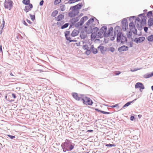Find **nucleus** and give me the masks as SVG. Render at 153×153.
Returning a JSON list of instances; mask_svg holds the SVG:
<instances>
[{"mask_svg":"<svg viewBox=\"0 0 153 153\" xmlns=\"http://www.w3.org/2000/svg\"><path fill=\"white\" fill-rule=\"evenodd\" d=\"M137 99H135L132 101H130V102H127L123 106L122 108H124L125 107L128 106L129 105H130L131 104V103L133 102L134 101L136 100H137Z\"/></svg>","mask_w":153,"mask_h":153,"instance_id":"25","label":"nucleus"},{"mask_svg":"<svg viewBox=\"0 0 153 153\" xmlns=\"http://www.w3.org/2000/svg\"><path fill=\"white\" fill-rule=\"evenodd\" d=\"M81 19H80V21L79 22H78L75 25V27H78L79 26L82 25L84 23H82V21H81Z\"/></svg>","mask_w":153,"mask_h":153,"instance_id":"29","label":"nucleus"},{"mask_svg":"<svg viewBox=\"0 0 153 153\" xmlns=\"http://www.w3.org/2000/svg\"><path fill=\"white\" fill-rule=\"evenodd\" d=\"M107 30V27L105 26L102 27L100 29L99 31L97 33L98 36L100 37L103 34V36L104 37H108L111 33V32H112L113 28L112 27H110L109 29L108 33H106Z\"/></svg>","mask_w":153,"mask_h":153,"instance_id":"2","label":"nucleus"},{"mask_svg":"<svg viewBox=\"0 0 153 153\" xmlns=\"http://www.w3.org/2000/svg\"><path fill=\"white\" fill-rule=\"evenodd\" d=\"M79 16L77 17L76 18H73L70 19V21L72 22L73 23H75L77 22L79 19Z\"/></svg>","mask_w":153,"mask_h":153,"instance_id":"24","label":"nucleus"},{"mask_svg":"<svg viewBox=\"0 0 153 153\" xmlns=\"http://www.w3.org/2000/svg\"><path fill=\"white\" fill-rule=\"evenodd\" d=\"M73 80H75L77 82H78V83H80V84H83V85H85V84H83L82 83V82H79V81H77V80L76 79H75V78H73Z\"/></svg>","mask_w":153,"mask_h":153,"instance_id":"62","label":"nucleus"},{"mask_svg":"<svg viewBox=\"0 0 153 153\" xmlns=\"http://www.w3.org/2000/svg\"><path fill=\"white\" fill-rule=\"evenodd\" d=\"M121 73V72L120 71H116L115 74L116 75H118Z\"/></svg>","mask_w":153,"mask_h":153,"instance_id":"55","label":"nucleus"},{"mask_svg":"<svg viewBox=\"0 0 153 153\" xmlns=\"http://www.w3.org/2000/svg\"><path fill=\"white\" fill-rule=\"evenodd\" d=\"M44 2L43 0H41L39 3V5L41 6H42Z\"/></svg>","mask_w":153,"mask_h":153,"instance_id":"53","label":"nucleus"},{"mask_svg":"<svg viewBox=\"0 0 153 153\" xmlns=\"http://www.w3.org/2000/svg\"><path fill=\"white\" fill-rule=\"evenodd\" d=\"M60 8L61 10L62 11H64L65 9V6L64 4H61Z\"/></svg>","mask_w":153,"mask_h":153,"instance_id":"32","label":"nucleus"},{"mask_svg":"<svg viewBox=\"0 0 153 153\" xmlns=\"http://www.w3.org/2000/svg\"><path fill=\"white\" fill-rule=\"evenodd\" d=\"M153 76V71L150 73H147L143 75V77L147 79Z\"/></svg>","mask_w":153,"mask_h":153,"instance_id":"18","label":"nucleus"},{"mask_svg":"<svg viewBox=\"0 0 153 153\" xmlns=\"http://www.w3.org/2000/svg\"><path fill=\"white\" fill-rule=\"evenodd\" d=\"M130 29L132 31V33L135 35L137 34V30L133 22H131L129 25Z\"/></svg>","mask_w":153,"mask_h":153,"instance_id":"7","label":"nucleus"},{"mask_svg":"<svg viewBox=\"0 0 153 153\" xmlns=\"http://www.w3.org/2000/svg\"><path fill=\"white\" fill-rule=\"evenodd\" d=\"M105 146L107 147H112L113 146H115V144H105Z\"/></svg>","mask_w":153,"mask_h":153,"instance_id":"40","label":"nucleus"},{"mask_svg":"<svg viewBox=\"0 0 153 153\" xmlns=\"http://www.w3.org/2000/svg\"><path fill=\"white\" fill-rule=\"evenodd\" d=\"M147 40L149 42H153V35H151L147 37Z\"/></svg>","mask_w":153,"mask_h":153,"instance_id":"30","label":"nucleus"},{"mask_svg":"<svg viewBox=\"0 0 153 153\" xmlns=\"http://www.w3.org/2000/svg\"><path fill=\"white\" fill-rule=\"evenodd\" d=\"M70 32L69 31H66L65 33V37L68 36Z\"/></svg>","mask_w":153,"mask_h":153,"instance_id":"45","label":"nucleus"},{"mask_svg":"<svg viewBox=\"0 0 153 153\" xmlns=\"http://www.w3.org/2000/svg\"><path fill=\"white\" fill-rule=\"evenodd\" d=\"M132 31L130 30V31H128L127 33V36L128 38H129L130 37L132 36Z\"/></svg>","mask_w":153,"mask_h":153,"instance_id":"33","label":"nucleus"},{"mask_svg":"<svg viewBox=\"0 0 153 153\" xmlns=\"http://www.w3.org/2000/svg\"><path fill=\"white\" fill-rule=\"evenodd\" d=\"M145 39V37L143 36L140 37L138 38L134 39V41L137 43H140L143 42Z\"/></svg>","mask_w":153,"mask_h":153,"instance_id":"12","label":"nucleus"},{"mask_svg":"<svg viewBox=\"0 0 153 153\" xmlns=\"http://www.w3.org/2000/svg\"><path fill=\"white\" fill-rule=\"evenodd\" d=\"M146 16H143L141 18V20L140 22V25L137 23L136 24V25L139 30L141 31L142 29V26L145 25L146 24Z\"/></svg>","mask_w":153,"mask_h":153,"instance_id":"4","label":"nucleus"},{"mask_svg":"<svg viewBox=\"0 0 153 153\" xmlns=\"http://www.w3.org/2000/svg\"><path fill=\"white\" fill-rule=\"evenodd\" d=\"M61 0H55L54 1V3L56 4H58L59 3Z\"/></svg>","mask_w":153,"mask_h":153,"instance_id":"51","label":"nucleus"},{"mask_svg":"<svg viewBox=\"0 0 153 153\" xmlns=\"http://www.w3.org/2000/svg\"><path fill=\"white\" fill-rule=\"evenodd\" d=\"M22 3L25 5H29L30 4V0H23L22 1Z\"/></svg>","mask_w":153,"mask_h":153,"instance_id":"28","label":"nucleus"},{"mask_svg":"<svg viewBox=\"0 0 153 153\" xmlns=\"http://www.w3.org/2000/svg\"><path fill=\"white\" fill-rule=\"evenodd\" d=\"M58 12L57 10H54L51 13V16L54 17L58 14Z\"/></svg>","mask_w":153,"mask_h":153,"instance_id":"31","label":"nucleus"},{"mask_svg":"<svg viewBox=\"0 0 153 153\" xmlns=\"http://www.w3.org/2000/svg\"><path fill=\"white\" fill-rule=\"evenodd\" d=\"M7 136L9 137L11 139H13L15 138V137L14 136L11 135L10 134H7Z\"/></svg>","mask_w":153,"mask_h":153,"instance_id":"46","label":"nucleus"},{"mask_svg":"<svg viewBox=\"0 0 153 153\" xmlns=\"http://www.w3.org/2000/svg\"><path fill=\"white\" fill-rule=\"evenodd\" d=\"M23 23L24 25L26 26H28V24L27 23L25 22L24 20L23 19L22 20Z\"/></svg>","mask_w":153,"mask_h":153,"instance_id":"54","label":"nucleus"},{"mask_svg":"<svg viewBox=\"0 0 153 153\" xmlns=\"http://www.w3.org/2000/svg\"><path fill=\"white\" fill-rule=\"evenodd\" d=\"M109 51L111 52H114L115 51V49L113 47H111L109 48Z\"/></svg>","mask_w":153,"mask_h":153,"instance_id":"47","label":"nucleus"},{"mask_svg":"<svg viewBox=\"0 0 153 153\" xmlns=\"http://www.w3.org/2000/svg\"><path fill=\"white\" fill-rule=\"evenodd\" d=\"M71 22V24L70 25V27H69V28H71L72 27V26L74 25V23H73L72 22Z\"/></svg>","mask_w":153,"mask_h":153,"instance_id":"59","label":"nucleus"},{"mask_svg":"<svg viewBox=\"0 0 153 153\" xmlns=\"http://www.w3.org/2000/svg\"><path fill=\"white\" fill-rule=\"evenodd\" d=\"M127 41V38L126 36H124L122 32H119L117 33V41L118 43L120 42L122 44H124V42H126Z\"/></svg>","mask_w":153,"mask_h":153,"instance_id":"3","label":"nucleus"},{"mask_svg":"<svg viewBox=\"0 0 153 153\" xmlns=\"http://www.w3.org/2000/svg\"><path fill=\"white\" fill-rule=\"evenodd\" d=\"M143 28H144V31L146 33H147L148 30V27H145Z\"/></svg>","mask_w":153,"mask_h":153,"instance_id":"52","label":"nucleus"},{"mask_svg":"<svg viewBox=\"0 0 153 153\" xmlns=\"http://www.w3.org/2000/svg\"><path fill=\"white\" fill-rule=\"evenodd\" d=\"M148 24L149 27L152 26L153 25V19L152 18H150L148 22Z\"/></svg>","mask_w":153,"mask_h":153,"instance_id":"23","label":"nucleus"},{"mask_svg":"<svg viewBox=\"0 0 153 153\" xmlns=\"http://www.w3.org/2000/svg\"><path fill=\"white\" fill-rule=\"evenodd\" d=\"M91 53V49L86 50L85 52V53L87 55H89Z\"/></svg>","mask_w":153,"mask_h":153,"instance_id":"44","label":"nucleus"},{"mask_svg":"<svg viewBox=\"0 0 153 153\" xmlns=\"http://www.w3.org/2000/svg\"><path fill=\"white\" fill-rule=\"evenodd\" d=\"M91 33V39L94 40V39L97 36V33H93V32Z\"/></svg>","mask_w":153,"mask_h":153,"instance_id":"27","label":"nucleus"},{"mask_svg":"<svg viewBox=\"0 0 153 153\" xmlns=\"http://www.w3.org/2000/svg\"><path fill=\"white\" fill-rule=\"evenodd\" d=\"M135 88H140V91H142L141 89H144V86L142 83L141 82H137V83L135 85Z\"/></svg>","mask_w":153,"mask_h":153,"instance_id":"13","label":"nucleus"},{"mask_svg":"<svg viewBox=\"0 0 153 153\" xmlns=\"http://www.w3.org/2000/svg\"><path fill=\"white\" fill-rule=\"evenodd\" d=\"M128 49V47L125 45H123L120 47L118 48V51L120 52L123 51H126Z\"/></svg>","mask_w":153,"mask_h":153,"instance_id":"16","label":"nucleus"},{"mask_svg":"<svg viewBox=\"0 0 153 153\" xmlns=\"http://www.w3.org/2000/svg\"><path fill=\"white\" fill-rule=\"evenodd\" d=\"M79 13V11H71L69 13L68 16L71 18H73L77 15Z\"/></svg>","mask_w":153,"mask_h":153,"instance_id":"11","label":"nucleus"},{"mask_svg":"<svg viewBox=\"0 0 153 153\" xmlns=\"http://www.w3.org/2000/svg\"><path fill=\"white\" fill-rule=\"evenodd\" d=\"M101 113L103 114H111V113L110 112H106V111H102Z\"/></svg>","mask_w":153,"mask_h":153,"instance_id":"50","label":"nucleus"},{"mask_svg":"<svg viewBox=\"0 0 153 153\" xmlns=\"http://www.w3.org/2000/svg\"><path fill=\"white\" fill-rule=\"evenodd\" d=\"M87 33L83 30H82L80 33V37L82 39H84L87 37Z\"/></svg>","mask_w":153,"mask_h":153,"instance_id":"17","label":"nucleus"},{"mask_svg":"<svg viewBox=\"0 0 153 153\" xmlns=\"http://www.w3.org/2000/svg\"><path fill=\"white\" fill-rule=\"evenodd\" d=\"M135 17V16H133L131 17H130L129 18V20L130 21H133V20L134 19V18Z\"/></svg>","mask_w":153,"mask_h":153,"instance_id":"48","label":"nucleus"},{"mask_svg":"<svg viewBox=\"0 0 153 153\" xmlns=\"http://www.w3.org/2000/svg\"><path fill=\"white\" fill-rule=\"evenodd\" d=\"M122 29L123 31H125L128 28V23L126 18H124L122 21Z\"/></svg>","mask_w":153,"mask_h":153,"instance_id":"8","label":"nucleus"},{"mask_svg":"<svg viewBox=\"0 0 153 153\" xmlns=\"http://www.w3.org/2000/svg\"><path fill=\"white\" fill-rule=\"evenodd\" d=\"M136 21H137L138 22H140V20L139 17H137L136 18V19L135 20V23H136Z\"/></svg>","mask_w":153,"mask_h":153,"instance_id":"56","label":"nucleus"},{"mask_svg":"<svg viewBox=\"0 0 153 153\" xmlns=\"http://www.w3.org/2000/svg\"><path fill=\"white\" fill-rule=\"evenodd\" d=\"M72 95L74 98L76 100L79 101L80 100V99L81 100V98H82L81 97L82 95H80L81 96V97H80L79 96L78 94L76 93H73L72 94Z\"/></svg>","mask_w":153,"mask_h":153,"instance_id":"14","label":"nucleus"},{"mask_svg":"<svg viewBox=\"0 0 153 153\" xmlns=\"http://www.w3.org/2000/svg\"><path fill=\"white\" fill-rule=\"evenodd\" d=\"M64 23V21H62L60 22H58L57 23V25H61Z\"/></svg>","mask_w":153,"mask_h":153,"instance_id":"43","label":"nucleus"},{"mask_svg":"<svg viewBox=\"0 0 153 153\" xmlns=\"http://www.w3.org/2000/svg\"><path fill=\"white\" fill-rule=\"evenodd\" d=\"M12 97L14 98V99H15L16 98V95H15V94H14V93H13L12 94Z\"/></svg>","mask_w":153,"mask_h":153,"instance_id":"60","label":"nucleus"},{"mask_svg":"<svg viewBox=\"0 0 153 153\" xmlns=\"http://www.w3.org/2000/svg\"><path fill=\"white\" fill-rule=\"evenodd\" d=\"M99 28L97 27H94L93 28L92 30L93 31V33H97V32L98 31Z\"/></svg>","mask_w":153,"mask_h":153,"instance_id":"37","label":"nucleus"},{"mask_svg":"<svg viewBox=\"0 0 153 153\" xmlns=\"http://www.w3.org/2000/svg\"><path fill=\"white\" fill-rule=\"evenodd\" d=\"M135 119L134 116H131L130 117V120L131 121H133Z\"/></svg>","mask_w":153,"mask_h":153,"instance_id":"57","label":"nucleus"},{"mask_svg":"<svg viewBox=\"0 0 153 153\" xmlns=\"http://www.w3.org/2000/svg\"><path fill=\"white\" fill-rule=\"evenodd\" d=\"M118 105V104H116L115 105H111L110 106V107L111 108H115Z\"/></svg>","mask_w":153,"mask_h":153,"instance_id":"58","label":"nucleus"},{"mask_svg":"<svg viewBox=\"0 0 153 153\" xmlns=\"http://www.w3.org/2000/svg\"><path fill=\"white\" fill-rule=\"evenodd\" d=\"M116 36V35H115L114 34V36H113V35H111L110 37V39L112 41H113V40H114V39H115Z\"/></svg>","mask_w":153,"mask_h":153,"instance_id":"42","label":"nucleus"},{"mask_svg":"<svg viewBox=\"0 0 153 153\" xmlns=\"http://www.w3.org/2000/svg\"><path fill=\"white\" fill-rule=\"evenodd\" d=\"M95 110L101 113L102 111L99 110L98 108H95Z\"/></svg>","mask_w":153,"mask_h":153,"instance_id":"61","label":"nucleus"},{"mask_svg":"<svg viewBox=\"0 0 153 153\" xmlns=\"http://www.w3.org/2000/svg\"><path fill=\"white\" fill-rule=\"evenodd\" d=\"M81 100L82 101L83 103L86 105H91L93 103L92 100L89 97H87L86 96L81 98Z\"/></svg>","mask_w":153,"mask_h":153,"instance_id":"5","label":"nucleus"},{"mask_svg":"<svg viewBox=\"0 0 153 153\" xmlns=\"http://www.w3.org/2000/svg\"><path fill=\"white\" fill-rule=\"evenodd\" d=\"M64 18V16L62 14L59 15L56 18V20L58 21H60L62 19H63Z\"/></svg>","mask_w":153,"mask_h":153,"instance_id":"21","label":"nucleus"},{"mask_svg":"<svg viewBox=\"0 0 153 153\" xmlns=\"http://www.w3.org/2000/svg\"><path fill=\"white\" fill-rule=\"evenodd\" d=\"M13 1L11 0H5L4 6L5 8L10 10L13 7Z\"/></svg>","mask_w":153,"mask_h":153,"instance_id":"6","label":"nucleus"},{"mask_svg":"<svg viewBox=\"0 0 153 153\" xmlns=\"http://www.w3.org/2000/svg\"><path fill=\"white\" fill-rule=\"evenodd\" d=\"M94 20V18H91L85 24L87 25H89L91 23L93 22Z\"/></svg>","mask_w":153,"mask_h":153,"instance_id":"26","label":"nucleus"},{"mask_svg":"<svg viewBox=\"0 0 153 153\" xmlns=\"http://www.w3.org/2000/svg\"><path fill=\"white\" fill-rule=\"evenodd\" d=\"M33 7V5L32 4H29V5L25 6V8L24 9V10L25 11L26 13H27L29 11L31 10Z\"/></svg>","mask_w":153,"mask_h":153,"instance_id":"15","label":"nucleus"},{"mask_svg":"<svg viewBox=\"0 0 153 153\" xmlns=\"http://www.w3.org/2000/svg\"><path fill=\"white\" fill-rule=\"evenodd\" d=\"M65 38L67 40L69 41V43L71 42L70 41V40H72L71 39V38L70 37L68 36L65 37Z\"/></svg>","mask_w":153,"mask_h":153,"instance_id":"49","label":"nucleus"},{"mask_svg":"<svg viewBox=\"0 0 153 153\" xmlns=\"http://www.w3.org/2000/svg\"><path fill=\"white\" fill-rule=\"evenodd\" d=\"M69 24L68 23H66L64 25H62L61 27V29H64L67 27L69 26Z\"/></svg>","mask_w":153,"mask_h":153,"instance_id":"35","label":"nucleus"},{"mask_svg":"<svg viewBox=\"0 0 153 153\" xmlns=\"http://www.w3.org/2000/svg\"><path fill=\"white\" fill-rule=\"evenodd\" d=\"M95 24H92L90 27H87L85 26L84 28L85 29V32L87 33L88 34L92 33L93 32V31L92 30L93 28L95 26Z\"/></svg>","mask_w":153,"mask_h":153,"instance_id":"9","label":"nucleus"},{"mask_svg":"<svg viewBox=\"0 0 153 153\" xmlns=\"http://www.w3.org/2000/svg\"><path fill=\"white\" fill-rule=\"evenodd\" d=\"M120 27L119 26H117L115 27L114 28V34H115V35H116L117 34V33H118L119 32H120Z\"/></svg>","mask_w":153,"mask_h":153,"instance_id":"20","label":"nucleus"},{"mask_svg":"<svg viewBox=\"0 0 153 153\" xmlns=\"http://www.w3.org/2000/svg\"><path fill=\"white\" fill-rule=\"evenodd\" d=\"M26 21L28 23L30 24H31V23H32V22L30 20H28V19H27Z\"/></svg>","mask_w":153,"mask_h":153,"instance_id":"63","label":"nucleus"},{"mask_svg":"<svg viewBox=\"0 0 153 153\" xmlns=\"http://www.w3.org/2000/svg\"><path fill=\"white\" fill-rule=\"evenodd\" d=\"M98 48L100 50L102 54H104L105 53L106 50H104V47L103 46H101L100 45L98 47Z\"/></svg>","mask_w":153,"mask_h":153,"instance_id":"22","label":"nucleus"},{"mask_svg":"<svg viewBox=\"0 0 153 153\" xmlns=\"http://www.w3.org/2000/svg\"><path fill=\"white\" fill-rule=\"evenodd\" d=\"M79 33V32L78 30L74 29L72 31L71 34V35L72 36L74 37L77 36Z\"/></svg>","mask_w":153,"mask_h":153,"instance_id":"19","label":"nucleus"},{"mask_svg":"<svg viewBox=\"0 0 153 153\" xmlns=\"http://www.w3.org/2000/svg\"><path fill=\"white\" fill-rule=\"evenodd\" d=\"M152 15V11H149L148 12L146 16L148 18H149Z\"/></svg>","mask_w":153,"mask_h":153,"instance_id":"38","label":"nucleus"},{"mask_svg":"<svg viewBox=\"0 0 153 153\" xmlns=\"http://www.w3.org/2000/svg\"><path fill=\"white\" fill-rule=\"evenodd\" d=\"M93 53L94 54H96L97 53L98 51L97 49L94 48L92 50Z\"/></svg>","mask_w":153,"mask_h":153,"instance_id":"41","label":"nucleus"},{"mask_svg":"<svg viewBox=\"0 0 153 153\" xmlns=\"http://www.w3.org/2000/svg\"><path fill=\"white\" fill-rule=\"evenodd\" d=\"M82 6L83 4L82 3H79L75 6L71 7V8H72L73 10L78 11V10L80 9Z\"/></svg>","mask_w":153,"mask_h":153,"instance_id":"10","label":"nucleus"},{"mask_svg":"<svg viewBox=\"0 0 153 153\" xmlns=\"http://www.w3.org/2000/svg\"><path fill=\"white\" fill-rule=\"evenodd\" d=\"M83 49L85 50H89V48L87 45H85L82 46Z\"/></svg>","mask_w":153,"mask_h":153,"instance_id":"34","label":"nucleus"},{"mask_svg":"<svg viewBox=\"0 0 153 153\" xmlns=\"http://www.w3.org/2000/svg\"><path fill=\"white\" fill-rule=\"evenodd\" d=\"M74 143H73L71 140L66 139L65 142L62 143L61 146L64 152L67 151H70L74 148L75 146Z\"/></svg>","mask_w":153,"mask_h":153,"instance_id":"1","label":"nucleus"},{"mask_svg":"<svg viewBox=\"0 0 153 153\" xmlns=\"http://www.w3.org/2000/svg\"><path fill=\"white\" fill-rule=\"evenodd\" d=\"M29 16L31 19L33 21L35 19V15H32L31 14H29Z\"/></svg>","mask_w":153,"mask_h":153,"instance_id":"39","label":"nucleus"},{"mask_svg":"<svg viewBox=\"0 0 153 153\" xmlns=\"http://www.w3.org/2000/svg\"><path fill=\"white\" fill-rule=\"evenodd\" d=\"M88 19V17L87 16H85L83 17H82L81 18V21H82V23H84V21H86Z\"/></svg>","mask_w":153,"mask_h":153,"instance_id":"36","label":"nucleus"},{"mask_svg":"<svg viewBox=\"0 0 153 153\" xmlns=\"http://www.w3.org/2000/svg\"><path fill=\"white\" fill-rule=\"evenodd\" d=\"M138 16L139 17H140L141 16H142V17L143 16H145L144 15V13H141V14H140L139 15H138Z\"/></svg>","mask_w":153,"mask_h":153,"instance_id":"64","label":"nucleus"}]
</instances>
